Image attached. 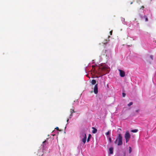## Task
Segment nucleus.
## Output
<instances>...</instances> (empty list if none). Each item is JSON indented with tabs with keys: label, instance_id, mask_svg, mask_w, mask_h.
<instances>
[{
	"label": "nucleus",
	"instance_id": "nucleus-1",
	"mask_svg": "<svg viewBox=\"0 0 156 156\" xmlns=\"http://www.w3.org/2000/svg\"><path fill=\"white\" fill-rule=\"evenodd\" d=\"M114 143L115 144H117L118 146H120L122 144V136L121 134H119L118 136L116 138Z\"/></svg>",
	"mask_w": 156,
	"mask_h": 156
},
{
	"label": "nucleus",
	"instance_id": "nucleus-2",
	"mask_svg": "<svg viewBox=\"0 0 156 156\" xmlns=\"http://www.w3.org/2000/svg\"><path fill=\"white\" fill-rule=\"evenodd\" d=\"M124 137L126 139V143L128 142L130 138V135L128 131L126 132L124 135Z\"/></svg>",
	"mask_w": 156,
	"mask_h": 156
},
{
	"label": "nucleus",
	"instance_id": "nucleus-3",
	"mask_svg": "<svg viewBox=\"0 0 156 156\" xmlns=\"http://www.w3.org/2000/svg\"><path fill=\"white\" fill-rule=\"evenodd\" d=\"M118 70L120 72V75L121 77H123L125 76V73L124 71L120 69H119Z\"/></svg>",
	"mask_w": 156,
	"mask_h": 156
},
{
	"label": "nucleus",
	"instance_id": "nucleus-4",
	"mask_svg": "<svg viewBox=\"0 0 156 156\" xmlns=\"http://www.w3.org/2000/svg\"><path fill=\"white\" fill-rule=\"evenodd\" d=\"M98 84H96L94 88V94H97L98 93Z\"/></svg>",
	"mask_w": 156,
	"mask_h": 156
},
{
	"label": "nucleus",
	"instance_id": "nucleus-5",
	"mask_svg": "<svg viewBox=\"0 0 156 156\" xmlns=\"http://www.w3.org/2000/svg\"><path fill=\"white\" fill-rule=\"evenodd\" d=\"M83 136H84V137L82 139V141L83 143L84 144H85V143L86 142L87 136H86V134L85 133L83 134Z\"/></svg>",
	"mask_w": 156,
	"mask_h": 156
},
{
	"label": "nucleus",
	"instance_id": "nucleus-6",
	"mask_svg": "<svg viewBox=\"0 0 156 156\" xmlns=\"http://www.w3.org/2000/svg\"><path fill=\"white\" fill-rule=\"evenodd\" d=\"M70 113H71V114L70 115V116L69 117V119H71V117L72 116H73V115H72V114L73 113H74L75 112L74 111V110L73 109H71L70 110Z\"/></svg>",
	"mask_w": 156,
	"mask_h": 156
},
{
	"label": "nucleus",
	"instance_id": "nucleus-7",
	"mask_svg": "<svg viewBox=\"0 0 156 156\" xmlns=\"http://www.w3.org/2000/svg\"><path fill=\"white\" fill-rule=\"evenodd\" d=\"M92 129H93L92 131V133H96V132L97 131V129L94 127H92Z\"/></svg>",
	"mask_w": 156,
	"mask_h": 156
},
{
	"label": "nucleus",
	"instance_id": "nucleus-8",
	"mask_svg": "<svg viewBox=\"0 0 156 156\" xmlns=\"http://www.w3.org/2000/svg\"><path fill=\"white\" fill-rule=\"evenodd\" d=\"M109 150L110 152V154H113V148L112 147H111L110 148Z\"/></svg>",
	"mask_w": 156,
	"mask_h": 156
},
{
	"label": "nucleus",
	"instance_id": "nucleus-9",
	"mask_svg": "<svg viewBox=\"0 0 156 156\" xmlns=\"http://www.w3.org/2000/svg\"><path fill=\"white\" fill-rule=\"evenodd\" d=\"M91 137V135L90 134H89L88 135V138L87 139V142H88L90 140V139Z\"/></svg>",
	"mask_w": 156,
	"mask_h": 156
},
{
	"label": "nucleus",
	"instance_id": "nucleus-10",
	"mask_svg": "<svg viewBox=\"0 0 156 156\" xmlns=\"http://www.w3.org/2000/svg\"><path fill=\"white\" fill-rule=\"evenodd\" d=\"M138 131V130L137 129H135L132 130L131 131V132L132 133H136Z\"/></svg>",
	"mask_w": 156,
	"mask_h": 156
},
{
	"label": "nucleus",
	"instance_id": "nucleus-11",
	"mask_svg": "<svg viewBox=\"0 0 156 156\" xmlns=\"http://www.w3.org/2000/svg\"><path fill=\"white\" fill-rule=\"evenodd\" d=\"M92 84L94 85L96 83V81L94 80H92L91 81Z\"/></svg>",
	"mask_w": 156,
	"mask_h": 156
},
{
	"label": "nucleus",
	"instance_id": "nucleus-12",
	"mask_svg": "<svg viewBox=\"0 0 156 156\" xmlns=\"http://www.w3.org/2000/svg\"><path fill=\"white\" fill-rule=\"evenodd\" d=\"M108 41H109V40H108L106 39L105 40V41L103 42V43H104V44H107V43H108Z\"/></svg>",
	"mask_w": 156,
	"mask_h": 156
},
{
	"label": "nucleus",
	"instance_id": "nucleus-13",
	"mask_svg": "<svg viewBox=\"0 0 156 156\" xmlns=\"http://www.w3.org/2000/svg\"><path fill=\"white\" fill-rule=\"evenodd\" d=\"M129 153H130L132 151V149L131 147H129Z\"/></svg>",
	"mask_w": 156,
	"mask_h": 156
},
{
	"label": "nucleus",
	"instance_id": "nucleus-14",
	"mask_svg": "<svg viewBox=\"0 0 156 156\" xmlns=\"http://www.w3.org/2000/svg\"><path fill=\"white\" fill-rule=\"evenodd\" d=\"M133 104V103L132 102H130L129 104H128V106H130L131 105H132Z\"/></svg>",
	"mask_w": 156,
	"mask_h": 156
},
{
	"label": "nucleus",
	"instance_id": "nucleus-15",
	"mask_svg": "<svg viewBox=\"0 0 156 156\" xmlns=\"http://www.w3.org/2000/svg\"><path fill=\"white\" fill-rule=\"evenodd\" d=\"M144 17L145 18V21H147L148 20V19L145 16H144Z\"/></svg>",
	"mask_w": 156,
	"mask_h": 156
},
{
	"label": "nucleus",
	"instance_id": "nucleus-16",
	"mask_svg": "<svg viewBox=\"0 0 156 156\" xmlns=\"http://www.w3.org/2000/svg\"><path fill=\"white\" fill-rule=\"evenodd\" d=\"M150 58L151 59V60H153V56L152 55H151L150 56Z\"/></svg>",
	"mask_w": 156,
	"mask_h": 156
},
{
	"label": "nucleus",
	"instance_id": "nucleus-17",
	"mask_svg": "<svg viewBox=\"0 0 156 156\" xmlns=\"http://www.w3.org/2000/svg\"><path fill=\"white\" fill-rule=\"evenodd\" d=\"M110 134V132L109 131H108V132H107V133H106V135H109V134Z\"/></svg>",
	"mask_w": 156,
	"mask_h": 156
},
{
	"label": "nucleus",
	"instance_id": "nucleus-18",
	"mask_svg": "<svg viewBox=\"0 0 156 156\" xmlns=\"http://www.w3.org/2000/svg\"><path fill=\"white\" fill-rule=\"evenodd\" d=\"M109 140L110 142L111 143L112 142V140L111 138L110 137H109Z\"/></svg>",
	"mask_w": 156,
	"mask_h": 156
},
{
	"label": "nucleus",
	"instance_id": "nucleus-19",
	"mask_svg": "<svg viewBox=\"0 0 156 156\" xmlns=\"http://www.w3.org/2000/svg\"><path fill=\"white\" fill-rule=\"evenodd\" d=\"M122 96L124 97L125 96H126V94H125V93H123L122 94Z\"/></svg>",
	"mask_w": 156,
	"mask_h": 156
},
{
	"label": "nucleus",
	"instance_id": "nucleus-20",
	"mask_svg": "<svg viewBox=\"0 0 156 156\" xmlns=\"http://www.w3.org/2000/svg\"><path fill=\"white\" fill-rule=\"evenodd\" d=\"M137 3L141 2V1L140 0H137Z\"/></svg>",
	"mask_w": 156,
	"mask_h": 156
},
{
	"label": "nucleus",
	"instance_id": "nucleus-21",
	"mask_svg": "<svg viewBox=\"0 0 156 156\" xmlns=\"http://www.w3.org/2000/svg\"><path fill=\"white\" fill-rule=\"evenodd\" d=\"M112 30H111V31H110V33L111 35H112Z\"/></svg>",
	"mask_w": 156,
	"mask_h": 156
},
{
	"label": "nucleus",
	"instance_id": "nucleus-22",
	"mask_svg": "<svg viewBox=\"0 0 156 156\" xmlns=\"http://www.w3.org/2000/svg\"><path fill=\"white\" fill-rule=\"evenodd\" d=\"M144 6H142L141 7V8H140V9H144Z\"/></svg>",
	"mask_w": 156,
	"mask_h": 156
},
{
	"label": "nucleus",
	"instance_id": "nucleus-23",
	"mask_svg": "<svg viewBox=\"0 0 156 156\" xmlns=\"http://www.w3.org/2000/svg\"><path fill=\"white\" fill-rule=\"evenodd\" d=\"M55 129H57V130H59V128L58 127H56V128Z\"/></svg>",
	"mask_w": 156,
	"mask_h": 156
},
{
	"label": "nucleus",
	"instance_id": "nucleus-24",
	"mask_svg": "<svg viewBox=\"0 0 156 156\" xmlns=\"http://www.w3.org/2000/svg\"><path fill=\"white\" fill-rule=\"evenodd\" d=\"M139 110H136V112H139Z\"/></svg>",
	"mask_w": 156,
	"mask_h": 156
},
{
	"label": "nucleus",
	"instance_id": "nucleus-25",
	"mask_svg": "<svg viewBox=\"0 0 156 156\" xmlns=\"http://www.w3.org/2000/svg\"><path fill=\"white\" fill-rule=\"evenodd\" d=\"M46 142V140H45V141H44L43 142V144H44V143H45Z\"/></svg>",
	"mask_w": 156,
	"mask_h": 156
},
{
	"label": "nucleus",
	"instance_id": "nucleus-26",
	"mask_svg": "<svg viewBox=\"0 0 156 156\" xmlns=\"http://www.w3.org/2000/svg\"><path fill=\"white\" fill-rule=\"evenodd\" d=\"M69 119H67V122H68V121H69Z\"/></svg>",
	"mask_w": 156,
	"mask_h": 156
},
{
	"label": "nucleus",
	"instance_id": "nucleus-27",
	"mask_svg": "<svg viewBox=\"0 0 156 156\" xmlns=\"http://www.w3.org/2000/svg\"><path fill=\"white\" fill-rule=\"evenodd\" d=\"M133 3V2H131L130 3V4H132Z\"/></svg>",
	"mask_w": 156,
	"mask_h": 156
},
{
	"label": "nucleus",
	"instance_id": "nucleus-28",
	"mask_svg": "<svg viewBox=\"0 0 156 156\" xmlns=\"http://www.w3.org/2000/svg\"><path fill=\"white\" fill-rule=\"evenodd\" d=\"M119 129L121 130V129Z\"/></svg>",
	"mask_w": 156,
	"mask_h": 156
},
{
	"label": "nucleus",
	"instance_id": "nucleus-29",
	"mask_svg": "<svg viewBox=\"0 0 156 156\" xmlns=\"http://www.w3.org/2000/svg\"><path fill=\"white\" fill-rule=\"evenodd\" d=\"M106 56H107V54L106 55Z\"/></svg>",
	"mask_w": 156,
	"mask_h": 156
}]
</instances>
